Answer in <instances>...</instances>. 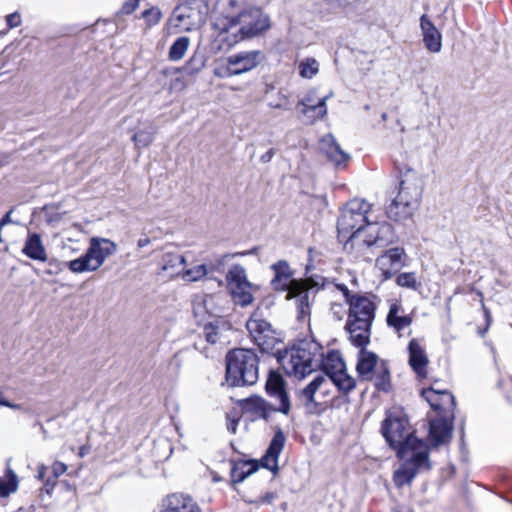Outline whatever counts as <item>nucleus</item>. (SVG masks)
Wrapping results in <instances>:
<instances>
[{"mask_svg": "<svg viewBox=\"0 0 512 512\" xmlns=\"http://www.w3.org/2000/svg\"><path fill=\"white\" fill-rule=\"evenodd\" d=\"M477 295H478V297H480V302L482 303V301H483V293L481 291H477Z\"/></svg>", "mask_w": 512, "mask_h": 512, "instance_id": "58", "label": "nucleus"}, {"mask_svg": "<svg viewBox=\"0 0 512 512\" xmlns=\"http://www.w3.org/2000/svg\"><path fill=\"white\" fill-rule=\"evenodd\" d=\"M22 253L33 260L45 262L47 260V252L43 245L42 239L37 233H29L26 242L22 248Z\"/></svg>", "mask_w": 512, "mask_h": 512, "instance_id": "28", "label": "nucleus"}, {"mask_svg": "<svg viewBox=\"0 0 512 512\" xmlns=\"http://www.w3.org/2000/svg\"><path fill=\"white\" fill-rule=\"evenodd\" d=\"M7 24L10 28L18 27L21 23V18L18 13L10 14L6 17Z\"/></svg>", "mask_w": 512, "mask_h": 512, "instance_id": "45", "label": "nucleus"}, {"mask_svg": "<svg viewBox=\"0 0 512 512\" xmlns=\"http://www.w3.org/2000/svg\"><path fill=\"white\" fill-rule=\"evenodd\" d=\"M372 248L375 250H380L382 252L376 259V266L381 270L385 278H391L396 272H398L404 266L406 253L403 248Z\"/></svg>", "mask_w": 512, "mask_h": 512, "instance_id": "15", "label": "nucleus"}, {"mask_svg": "<svg viewBox=\"0 0 512 512\" xmlns=\"http://www.w3.org/2000/svg\"><path fill=\"white\" fill-rule=\"evenodd\" d=\"M246 328L251 340L262 352L280 351L277 346L281 344V341L277 332L258 310L252 313L246 322Z\"/></svg>", "mask_w": 512, "mask_h": 512, "instance_id": "11", "label": "nucleus"}, {"mask_svg": "<svg viewBox=\"0 0 512 512\" xmlns=\"http://www.w3.org/2000/svg\"><path fill=\"white\" fill-rule=\"evenodd\" d=\"M259 378V358L252 349L235 348L226 355V381L231 386H251Z\"/></svg>", "mask_w": 512, "mask_h": 512, "instance_id": "5", "label": "nucleus"}, {"mask_svg": "<svg viewBox=\"0 0 512 512\" xmlns=\"http://www.w3.org/2000/svg\"><path fill=\"white\" fill-rule=\"evenodd\" d=\"M381 429L384 438L397 453L400 449L414 451L420 445H427L413 435L407 416L400 410L388 412Z\"/></svg>", "mask_w": 512, "mask_h": 512, "instance_id": "6", "label": "nucleus"}, {"mask_svg": "<svg viewBox=\"0 0 512 512\" xmlns=\"http://www.w3.org/2000/svg\"><path fill=\"white\" fill-rule=\"evenodd\" d=\"M244 467H247V470H234L233 481L235 483L243 482L247 477L252 475L257 470V468L252 464H245Z\"/></svg>", "mask_w": 512, "mask_h": 512, "instance_id": "43", "label": "nucleus"}, {"mask_svg": "<svg viewBox=\"0 0 512 512\" xmlns=\"http://www.w3.org/2000/svg\"><path fill=\"white\" fill-rule=\"evenodd\" d=\"M422 395L434 410L442 409V406L447 403L454 405L455 401L454 396L449 392L434 388L424 389Z\"/></svg>", "mask_w": 512, "mask_h": 512, "instance_id": "32", "label": "nucleus"}, {"mask_svg": "<svg viewBox=\"0 0 512 512\" xmlns=\"http://www.w3.org/2000/svg\"><path fill=\"white\" fill-rule=\"evenodd\" d=\"M325 374L317 375L305 388L298 392V398L305 405L314 403V395L331 381L340 392L347 394L356 387V380L348 374L344 361L337 357L324 363Z\"/></svg>", "mask_w": 512, "mask_h": 512, "instance_id": "4", "label": "nucleus"}, {"mask_svg": "<svg viewBox=\"0 0 512 512\" xmlns=\"http://www.w3.org/2000/svg\"><path fill=\"white\" fill-rule=\"evenodd\" d=\"M220 320L208 323L204 326V336L208 343L216 344L220 341L224 325H220Z\"/></svg>", "mask_w": 512, "mask_h": 512, "instance_id": "36", "label": "nucleus"}, {"mask_svg": "<svg viewBox=\"0 0 512 512\" xmlns=\"http://www.w3.org/2000/svg\"><path fill=\"white\" fill-rule=\"evenodd\" d=\"M209 10L206 0H185L174 9L169 25L182 31L197 29L206 22Z\"/></svg>", "mask_w": 512, "mask_h": 512, "instance_id": "10", "label": "nucleus"}, {"mask_svg": "<svg viewBox=\"0 0 512 512\" xmlns=\"http://www.w3.org/2000/svg\"><path fill=\"white\" fill-rule=\"evenodd\" d=\"M275 494L272 493V492H267L266 494H264L261 498L262 502L263 503H266V504H271L274 499H275Z\"/></svg>", "mask_w": 512, "mask_h": 512, "instance_id": "52", "label": "nucleus"}, {"mask_svg": "<svg viewBox=\"0 0 512 512\" xmlns=\"http://www.w3.org/2000/svg\"><path fill=\"white\" fill-rule=\"evenodd\" d=\"M278 361L288 375L299 379L306 377L318 367V361L310 350L303 347H293L280 354Z\"/></svg>", "mask_w": 512, "mask_h": 512, "instance_id": "12", "label": "nucleus"}, {"mask_svg": "<svg viewBox=\"0 0 512 512\" xmlns=\"http://www.w3.org/2000/svg\"><path fill=\"white\" fill-rule=\"evenodd\" d=\"M162 512H201L196 502L189 496L175 493L163 502Z\"/></svg>", "mask_w": 512, "mask_h": 512, "instance_id": "23", "label": "nucleus"}, {"mask_svg": "<svg viewBox=\"0 0 512 512\" xmlns=\"http://www.w3.org/2000/svg\"><path fill=\"white\" fill-rule=\"evenodd\" d=\"M256 250H257V248H252L249 251L224 254L216 260V263L211 264L209 266L206 264H199V265H196L189 269H186V267H184V271L182 272L181 277L185 281H190V282L199 281L202 278H204L209 272H212L215 270H220V268L223 267L228 260L233 259L237 256H245V255L254 254Z\"/></svg>", "mask_w": 512, "mask_h": 512, "instance_id": "16", "label": "nucleus"}, {"mask_svg": "<svg viewBox=\"0 0 512 512\" xmlns=\"http://www.w3.org/2000/svg\"><path fill=\"white\" fill-rule=\"evenodd\" d=\"M11 213L12 211H9L1 220H0V227L2 228L3 226L11 223Z\"/></svg>", "mask_w": 512, "mask_h": 512, "instance_id": "54", "label": "nucleus"}, {"mask_svg": "<svg viewBox=\"0 0 512 512\" xmlns=\"http://www.w3.org/2000/svg\"><path fill=\"white\" fill-rule=\"evenodd\" d=\"M142 17L145 19L147 26L151 27L158 24L162 17V13L159 8L152 7L150 9L145 10L142 13Z\"/></svg>", "mask_w": 512, "mask_h": 512, "instance_id": "40", "label": "nucleus"}, {"mask_svg": "<svg viewBox=\"0 0 512 512\" xmlns=\"http://www.w3.org/2000/svg\"><path fill=\"white\" fill-rule=\"evenodd\" d=\"M285 435L278 429L272 438L266 454L262 457V466L276 472L278 470V457L284 447Z\"/></svg>", "mask_w": 512, "mask_h": 512, "instance_id": "22", "label": "nucleus"}, {"mask_svg": "<svg viewBox=\"0 0 512 512\" xmlns=\"http://www.w3.org/2000/svg\"><path fill=\"white\" fill-rule=\"evenodd\" d=\"M266 390L268 394L278 402L274 411L287 415L290 412L291 404L288 393L285 390V382L281 375L271 372L269 374Z\"/></svg>", "mask_w": 512, "mask_h": 512, "instance_id": "17", "label": "nucleus"}, {"mask_svg": "<svg viewBox=\"0 0 512 512\" xmlns=\"http://www.w3.org/2000/svg\"><path fill=\"white\" fill-rule=\"evenodd\" d=\"M386 321L388 326L393 328L400 336L402 330L410 327L413 318L411 315L405 313L404 308L400 304L393 303L390 305Z\"/></svg>", "mask_w": 512, "mask_h": 512, "instance_id": "25", "label": "nucleus"}, {"mask_svg": "<svg viewBox=\"0 0 512 512\" xmlns=\"http://www.w3.org/2000/svg\"><path fill=\"white\" fill-rule=\"evenodd\" d=\"M265 60L261 50H247L232 54L226 58L227 74L239 76L256 69Z\"/></svg>", "mask_w": 512, "mask_h": 512, "instance_id": "14", "label": "nucleus"}, {"mask_svg": "<svg viewBox=\"0 0 512 512\" xmlns=\"http://www.w3.org/2000/svg\"><path fill=\"white\" fill-rule=\"evenodd\" d=\"M0 405L11 408V409H15V410L22 409V406L20 404L11 403L10 401L6 400L3 396V393L1 394V397H0Z\"/></svg>", "mask_w": 512, "mask_h": 512, "instance_id": "48", "label": "nucleus"}, {"mask_svg": "<svg viewBox=\"0 0 512 512\" xmlns=\"http://www.w3.org/2000/svg\"><path fill=\"white\" fill-rule=\"evenodd\" d=\"M409 364L416 374L424 378L427 375L428 357L416 339H412L408 345Z\"/></svg>", "mask_w": 512, "mask_h": 512, "instance_id": "24", "label": "nucleus"}, {"mask_svg": "<svg viewBox=\"0 0 512 512\" xmlns=\"http://www.w3.org/2000/svg\"><path fill=\"white\" fill-rule=\"evenodd\" d=\"M116 251L117 245L114 241L107 238L92 237L86 253L69 261L67 263L68 269L73 273L94 272Z\"/></svg>", "mask_w": 512, "mask_h": 512, "instance_id": "7", "label": "nucleus"}, {"mask_svg": "<svg viewBox=\"0 0 512 512\" xmlns=\"http://www.w3.org/2000/svg\"><path fill=\"white\" fill-rule=\"evenodd\" d=\"M356 371L361 381L372 382L378 390L387 391L390 386V371L387 362L366 349L357 355Z\"/></svg>", "mask_w": 512, "mask_h": 512, "instance_id": "8", "label": "nucleus"}, {"mask_svg": "<svg viewBox=\"0 0 512 512\" xmlns=\"http://www.w3.org/2000/svg\"><path fill=\"white\" fill-rule=\"evenodd\" d=\"M418 208L410 205L404 200L396 197L387 207V216L396 222H403L410 219Z\"/></svg>", "mask_w": 512, "mask_h": 512, "instance_id": "30", "label": "nucleus"}, {"mask_svg": "<svg viewBox=\"0 0 512 512\" xmlns=\"http://www.w3.org/2000/svg\"><path fill=\"white\" fill-rule=\"evenodd\" d=\"M243 409L245 413L251 415L252 419H267L273 410L264 399L257 396L246 399L243 403Z\"/></svg>", "mask_w": 512, "mask_h": 512, "instance_id": "31", "label": "nucleus"}, {"mask_svg": "<svg viewBox=\"0 0 512 512\" xmlns=\"http://www.w3.org/2000/svg\"><path fill=\"white\" fill-rule=\"evenodd\" d=\"M397 284L401 287L416 289V277L414 273H402L397 277Z\"/></svg>", "mask_w": 512, "mask_h": 512, "instance_id": "42", "label": "nucleus"}, {"mask_svg": "<svg viewBox=\"0 0 512 512\" xmlns=\"http://www.w3.org/2000/svg\"><path fill=\"white\" fill-rule=\"evenodd\" d=\"M238 419H231L228 423H227V428L230 432L232 433H236V430H237V425H238Z\"/></svg>", "mask_w": 512, "mask_h": 512, "instance_id": "53", "label": "nucleus"}, {"mask_svg": "<svg viewBox=\"0 0 512 512\" xmlns=\"http://www.w3.org/2000/svg\"><path fill=\"white\" fill-rule=\"evenodd\" d=\"M207 58L203 53L194 52L185 65L178 68V72H184L189 76L198 74L206 65Z\"/></svg>", "mask_w": 512, "mask_h": 512, "instance_id": "34", "label": "nucleus"}, {"mask_svg": "<svg viewBox=\"0 0 512 512\" xmlns=\"http://www.w3.org/2000/svg\"><path fill=\"white\" fill-rule=\"evenodd\" d=\"M133 141L136 147H147L149 146L154 139L153 131H138L133 135Z\"/></svg>", "mask_w": 512, "mask_h": 512, "instance_id": "39", "label": "nucleus"}, {"mask_svg": "<svg viewBox=\"0 0 512 512\" xmlns=\"http://www.w3.org/2000/svg\"><path fill=\"white\" fill-rule=\"evenodd\" d=\"M482 309L484 311V314H485V317H486L487 321L489 322L490 318H491V315H490V312H489L488 308L485 306L484 301H482Z\"/></svg>", "mask_w": 512, "mask_h": 512, "instance_id": "56", "label": "nucleus"}, {"mask_svg": "<svg viewBox=\"0 0 512 512\" xmlns=\"http://www.w3.org/2000/svg\"><path fill=\"white\" fill-rule=\"evenodd\" d=\"M314 104H316L315 99L313 98L312 93H310L299 102L298 107L311 106Z\"/></svg>", "mask_w": 512, "mask_h": 512, "instance_id": "51", "label": "nucleus"}, {"mask_svg": "<svg viewBox=\"0 0 512 512\" xmlns=\"http://www.w3.org/2000/svg\"><path fill=\"white\" fill-rule=\"evenodd\" d=\"M17 476L14 472L10 471L9 478L7 481H2L0 479V496L7 497L11 493L17 490Z\"/></svg>", "mask_w": 512, "mask_h": 512, "instance_id": "38", "label": "nucleus"}, {"mask_svg": "<svg viewBox=\"0 0 512 512\" xmlns=\"http://www.w3.org/2000/svg\"><path fill=\"white\" fill-rule=\"evenodd\" d=\"M228 63H226L225 67L217 68L214 70V75L219 78L233 77L234 75L227 74Z\"/></svg>", "mask_w": 512, "mask_h": 512, "instance_id": "50", "label": "nucleus"}, {"mask_svg": "<svg viewBox=\"0 0 512 512\" xmlns=\"http://www.w3.org/2000/svg\"><path fill=\"white\" fill-rule=\"evenodd\" d=\"M371 205L364 199H353L341 210L337 221L338 238L341 242H362L367 247L385 248L397 241L394 228L384 223H372L367 219Z\"/></svg>", "mask_w": 512, "mask_h": 512, "instance_id": "1", "label": "nucleus"}, {"mask_svg": "<svg viewBox=\"0 0 512 512\" xmlns=\"http://www.w3.org/2000/svg\"><path fill=\"white\" fill-rule=\"evenodd\" d=\"M451 433L452 426L447 420L436 418L430 422L429 435L435 446L446 444L451 438Z\"/></svg>", "mask_w": 512, "mask_h": 512, "instance_id": "29", "label": "nucleus"}, {"mask_svg": "<svg viewBox=\"0 0 512 512\" xmlns=\"http://www.w3.org/2000/svg\"><path fill=\"white\" fill-rule=\"evenodd\" d=\"M335 287L338 291H340L343 294L346 302H348L353 297V295L350 293V290L345 284H335Z\"/></svg>", "mask_w": 512, "mask_h": 512, "instance_id": "47", "label": "nucleus"}, {"mask_svg": "<svg viewBox=\"0 0 512 512\" xmlns=\"http://www.w3.org/2000/svg\"><path fill=\"white\" fill-rule=\"evenodd\" d=\"M138 5V0H128L123 4L121 11L124 14H130L138 7Z\"/></svg>", "mask_w": 512, "mask_h": 512, "instance_id": "44", "label": "nucleus"}, {"mask_svg": "<svg viewBox=\"0 0 512 512\" xmlns=\"http://www.w3.org/2000/svg\"><path fill=\"white\" fill-rule=\"evenodd\" d=\"M299 75L311 79L319 72V63L315 58H305L299 63Z\"/></svg>", "mask_w": 512, "mask_h": 512, "instance_id": "37", "label": "nucleus"}, {"mask_svg": "<svg viewBox=\"0 0 512 512\" xmlns=\"http://www.w3.org/2000/svg\"><path fill=\"white\" fill-rule=\"evenodd\" d=\"M334 96L333 91H330L328 95L319 99V101L311 106L302 107L300 112L308 118L310 123L322 119L327 114L326 102L328 99Z\"/></svg>", "mask_w": 512, "mask_h": 512, "instance_id": "33", "label": "nucleus"}, {"mask_svg": "<svg viewBox=\"0 0 512 512\" xmlns=\"http://www.w3.org/2000/svg\"><path fill=\"white\" fill-rule=\"evenodd\" d=\"M190 46V39L186 36L177 38L171 45L168 58L171 61H180L185 56Z\"/></svg>", "mask_w": 512, "mask_h": 512, "instance_id": "35", "label": "nucleus"}, {"mask_svg": "<svg viewBox=\"0 0 512 512\" xmlns=\"http://www.w3.org/2000/svg\"><path fill=\"white\" fill-rule=\"evenodd\" d=\"M372 322L373 321H367L361 318H358V320L347 319L345 329L349 333V339L360 349H365L364 347L370 341V327Z\"/></svg>", "mask_w": 512, "mask_h": 512, "instance_id": "19", "label": "nucleus"}, {"mask_svg": "<svg viewBox=\"0 0 512 512\" xmlns=\"http://www.w3.org/2000/svg\"><path fill=\"white\" fill-rule=\"evenodd\" d=\"M186 267V259L178 253L167 252L163 254L161 260V271L168 277L181 276Z\"/></svg>", "mask_w": 512, "mask_h": 512, "instance_id": "27", "label": "nucleus"}, {"mask_svg": "<svg viewBox=\"0 0 512 512\" xmlns=\"http://www.w3.org/2000/svg\"><path fill=\"white\" fill-rule=\"evenodd\" d=\"M271 269L274 271V277L271 280V285L274 290L287 291L286 299H296L298 320L304 321L311 313V286L308 280L293 279V272L285 260H280L273 265Z\"/></svg>", "mask_w": 512, "mask_h": 512, "instance_id": "3", "label": "nucleus"}, {"mask_svg": "<svg viewBox=\"0 0 512 512\" xmlns=\"http://www.w3.org/2000/svg\"><path fill=\"white\" fill-rule=\"evenodd\" d=\"M270 27V19L260 8L250 6L237 15H229L223 24L219 37L228 48L253 38Z\"/></svg>", "mask_w": 512, "mask_h": 512, "instance_id": "2", "label": "nucleus"}, {"mask_svg": "<svg viewBox=\"0 0 512 512\" xmlns=\"http://www.w3.org/2000/svg\"><path fill=\"white\" fill-rule=\"evenodd\" d=\"M319 149L335 166L345 165L350 159L349 154L340 147L332 134L321 138Z\"/></svg>", "mask_w": 512, "mask_h": 512, "instance_id": "20", "label": "nucleus"}, {"mask_svg": "<svg viewBox=\"0 0 512 512\" xmlns=\"http://www.w3.org/2000/svg\"><path fill=\"white\" fill-rule=\"evenodd\" d=\"M79 455H80V457H84L85 452H84L83 448L80 449Z\"/></svg>", "mask_w": 512, "mask_h": 512, "instance_id": "59", "label": "nucleus"}, {"mask_svg": "<svg viewBox=\"0 0 512 512\" xmlns=\"http://www.w3.org/2000/svg\"><path fill=\"white\" fill-rule=\"evenodd\" d=\"M66 470H67V466L62 462L57 461L52 465V471L56 477L64 474L66 472Z\"/></svg>", "mask_w": 512, "mask_h": 512, "instance_id": "46", "label": "nucleus"}, {"mask_svg": "<svg viewBox=\"0 0 512 512\" xmlns=\"http://www.w3.org/2000/svg\"><path fill=\"white\" fill-rule=\"evenodd\" d=\"M150 242H151V240H150V238H148V237L141 238V239H139V240L137 241V247H138L139 249H141V248H143V247H145V246L149 245V244H150Z\"/></svg>", "mask_w": 512, "mask_h": 512, "instance_id": "55", "label": "nucleus"}, {"mask_svg": "<svg viewBox=\"0 0 512 512\" xmlns=\"http://www.w3.org/2000/svg\"><path fill=\"white\" fill-rule=\"evenodd\" d=\"M421 29L426 48L433 53L441 50V34L426 15L421 17Z\"/></svg>", "mask_w": 512, "mask_h": 512, "instance_id": "26", "label": "nucleus"}, {"mask_svg": "<svg viewBox=\"0 0 512 512\" xmlns=\"http://www.w3.org/2000/svg\"><path fill=\"white\" fill-rule=\"evenodd\" d=\"M275 156V149L270 148L265 154L260 157V162L263 164L269 163Z\"/></svg>", "mask_w": 512, "mask_h": 512, "instance_id": "49", "label": "nucleus"}, {"mask_svg": "<svg viewBox=\"0 0 512 512\" xmlns=\"http://www.w3.org/2000/svg\"><path fill=\"white\" fill-rule=\"evenodd\" d=\"M212 301H213V297H211V296L206 297L205 300H204V305L207 306Z\"/></svg>", "mask_w": 512, "mask_h": 512, "instance_id": "57", "label": "nucleus"}, {"mask_svg": "<svg viewBox=\"0 0 512 512\" xmlns=\"http://www.w3.org/2000/svg\"><path fill=\"white\" fill-rule=\"evenodd\" d=\"M227 285L233 301L242 306H248L254 301L255 287L247 280L246 270L243 266L233 265L226 275Z\"/></svg>", "mask_w": 512, "mask_h": 512, "instance_id": "13", "label": "nucleus"}, {"mask_svg": "<svg viewBox=\"0 0 512 512\" xmlns=\"http://www.w3.org/2000/svg\"><path fill=\"white\" fill-rule=\"evenodd\" d=\"M225 4L226 18L229 15H237L241 10L245 9V0H223Z\"/></svg>", "mask_w": 512, "mask_h": 512, "instance_id": "41", "label": "nucleus"}, {"mask_svg": "<svg viewBox=\"0 0 512 512\" xmlns=\"http://www.w3.org/2000/svg\"><path fill=\"white\" fill-rule=\"evenodd\" d=\"M422 195V186L415 176H406L401 180L397 197L418 208Z\"/></svg>", "mask_w": 512, "mask_h": 512, "instance_id": "21", "label": "nucleus"}, {"mask_svg": "<svg viewBox=\"0 0 512 512\" xmlns=\"http://www.w3.org/2000/svg\"><path fill=\"white\" fill-rule=\"evenodd\" d=\"M428 450V445H420L418 450L414 451L409 449L399 450L397 455L402 463L393 475V480L397 487L409 485L419 471L431 468Z\"/></svg>", "mask_w": 512, "mask_h": 512, "instance_id": "9", "label": "nucleus"}, {"mask_svg": "<svg viewBox=\"0 0 512 512\" xmlns=\"http://www.w3.org/2000/svg\"><path fill=\"white\" fill-rule=\"evenodd\" d=\"M347 303L349 304L348 319L358 320V318H361L367 321L374 320L376 305L370 297L355 294Z\"/></svg>", "mask_w": 512, "mask_h": 512, "instance_id": "18", "label": "nucleus"}]
</instances>
